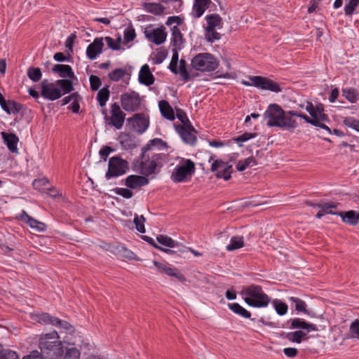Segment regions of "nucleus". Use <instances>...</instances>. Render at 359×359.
Listing matches in <instances>:
<instances>
[{"label": "nucleus", "mask_w": 359, "mask_h": 359, "mask_svg": "<svg viewBox=\"0 0 359 359\" xmlns=\"http://www.w3.org/2000/svg\"><path fill=\"white\" fill-rule=\"evenodd\" d=\"M266 121L268 127H278L282 129L292 130L297 126V123L293 119L288 111H284L278 104H270L263 115Z\"/></svg>", "instance_id": "f257e3e1"}, {"label": "nucleus", "mask_w": 359, "mask_h": 359, "mask_svg": "<svg viewBox=\"0 0 359 359\" xmlns=\"http://www.w3.org/2000/svg\"><path fill=\"white\" fill-rule=\"evenodd\" d=\"M39 346L43 359H60L62 355V343L56 331L41 334Z\"/></svg>", "instance_id": "f03ea898"}, {"label": "nucleus", "mask_w": 359, "mask_h": 359, "mask_svg": "<svg viewBox=\"0 0 359 359\" xmlns=\"http://www.w3.org/2000/svg\"><path fill=\"white\" fill-rule=\"evenodd\" d=\"M165 157V154L151 149L149 145L144 147L140 163L141 173L144 176H149L158 172L157 168L162 166V161Z\"/></svg>", "instance_id": "7ed1b4c3"}, {"label": "nucleus", "mask_w": 359, "mask_h": 359, "mask_svg": "<svg viewBox=\"0 0 359 359\" xmlns=\"http://www.w3.org/2000/svg\"><path fill=\"white\" fill-rule=\"evenodd\" d=\"M241 294L250 306L266 307L270 302L269 297L263 291L262 287L257 285L252 284L243 287Z\"/></svg>", "instance_id": "20e7f679"}, {"label": "nucleus", "mask_w": 359, "mask_h": 359, "mask_svg": "<svg viewBox=\"0 0 359 359\" xmlns=\"http://www.w3.org/2000/svg\"><path fill=\"white\" fill-rule=\"evenodd\" d=\"M191 67L200 72H212L218 67V62L215 56L209 53L197 54L191 60Z\"/></svg>", "instance_id": "39448f33"}, {"label": "nucleus", "mask_w": 359, "mask_h": 359, "mask_svg": "<svg viewBox=\"0 0 359 359\" xmlns=\"http://www.w3.org/2000/svg\"><path fill=\"white\" fill-rule=\"evenodd\" d=\"M128 169V163L126 160L118 156H113L109 160L108 170L105 177L107 180L118 177L126 173Z\"/></svg>", "instance_id": "423d86ee"}, {"label": "nucleus", "mask_w": 359, "mask_h": 359, "mask_svg": "<svg viewBox=\"0 0 359 359\" xmlns=\"http://www.w3.org/2000/svg\"><path fill=\"white\" fill-rule=\"evenodd\" d=\"M249 79L250 81H243L242 83L246 86H253L263 90H269L275 93L281 91L279 85L269 79L259 76H250Z\"/></svg>", "instance_id": "0eeeda50"}, {"label": "nucleus", "mask_w": 359, "mask_h": 359, "mask_svg": "<svg viewBox=\"0 0 359 359\" xmlns=\"http://www.w3.org/2000/svg\"><path fill=\"white\" fill-rule=\"evenodd\" d=\"M110 113L111 116H109L106 110L102 111L106 123L114 126L117 130L121 129L123 126L126 114L121 109L118 103L115 102L111 105Z\"/></svg>", "instance_id": "6e6552de"}, {"label": "nucleus", "mask_w": 359, "mask_h": 359, "mask_svg": "<svg viewBox=\"0 0 359 359\" xmlns=\"http://www.w3.org/2000/svg\"><path fill=\"white\" fill-rule=\"evenodd\" d=\"M195 172V164L190 159H186L180 165L175 168L171 178L175 182H183L187 176L191 175Z\"/></svg>", "instance_id": "1a4fd4ad"}, {"label": "nucleus", "mask_w": 359, "mask_h": 359, "mask_svg": "<svg viewBox=\"0 0 359 359\" xmlns=\"http://www.w3.org/2000/svg\"><path fill=\"white\" fill-rule=\"evenodd\" d=\"M121 103L126 111H135L140 107L141 98L140 95L134 91L125 93L121 96Z\"/></svg>", "instance_id": "9d476101"}, {"label": "nucleus", "mask_w": 359, "mask_h": 359, "mask_svg": "<svg viewBox=\"0 0 359 359\" xmlns=\"http://www.w3.org/2000/svg\"><path fill=\"white\" fill-rule=\"evenodd\" d=\"M144 34L149 41L156 45L163 43L167 38V33L163 26L154 28L152 25H149L145 28Z\"/></svg>", "instance_id": "9b49d317"}, {"label": "nucleus", "mask_w": 359, "mask_h": 359, "mask_svg": "<svg viewBox=\"0 0 359 359\" xmlns=\"http://www.w3.org/2000/svg\"><path fill=\"white\" fill-rule=\"evenodd\" d=\"M210 170L215 172L217 178L227 181L231 177L233 167L222 160H215L212 163Z\"/></svg>", "instance_id": "f8f14e48"}, {"label": "nucleus", "mask_w": 359, "mask_h": 359, "mask_svg": "<svg viewBox=\"0 0 359 359\" xmlns=\"http://www.w3.org/2000/svg\"><path fill=\"white\" fill-rule=\"evenodd\" d=\"M41 96L48 100H55L62 97V93L61 90L56 87L55 83H50L47 79H44L41 83Z\"/></svg>", "instance_id": "ddd939ff"}, {"label": "nucleus", "mask_w": 359, "mask_h": 359, "mask_svg": "<svg viewBox=\"0 0 359 359\" xmlns=\"http://www.w3.org/2000/svg\"><path fill=\"white\" fill-rule=\"evenodd\" d=\"M175 130L182 141L191 146H194L197 141L196 131L191 124L187 126L175 125Z\"/></svg>", "instance_id": "4468645a"}, {"label": "nucleus", "mask_w": 359, "mask_h": 359, "mask_svg": "<svg viewBox=\"0 0 359 359\" xmlns=\"http://www.w3.org/2000/svg\"><path fill=\"white\" fill-rule=\"evenodd\" d=\"M104 46L103 38H95L88 45L86 49V55L90 60H95L102 53Z\"/></svg>", "instance_id": "2eb2a0df"}, {"label": "nucleus", "mask_w": 359, "mask_h": 359, "mask_svg": "<svg viewBox=\"0 0 359 359\" xmlns=\"http://www.w3.org/2000/svg\"><path fill=\"white\" fill-rule=\"evenodd\" d=\"M128 121L132 122L133 126L139 133H144L149 127V121L143 114H136L128 118Z\"/></svg>", "instance_id": "dca6fc26"}, {"label": "nucleus", "mask_w": 359, "mask_h": 359, "mask_svg": "<svg viewBox=\"0 0 359 359\" xmlns=\"http://www.w3.org/2000/svg\"><path fill=\"white\" fill-rule=\"evenodd\" d=\"M0 106L8 114H18L22 109V105L14 100H6L0 93Z\"/></svg>", "instance_id": "f3484780"}, {"label": "nucleus", "mask_w": 359, "mask_h": 359, "mask_svg": "<svg viewBox=\"0 0 359 359\" xmlns=\"http://www.w3.org/2000/svg\"><path fill=\"white\" fill-rule=\"evenodd\" d=\"M149 182V179H147L144 175L140 176L131 175L126 177L125 184L128 188L137 189L148 184Z\"/></svg>", "instance_id": "a211bd4d"}, {"label": "nucleus", "mask_w": 359, "mask_h": 359, "mask_svg": "<svg viewBox=\"0 0 359 359\" xmlns=\"http://www.w3.org/2000/svg\"><path fill=\"white\" fill-rule=\"evenodd\" d=\"M171 44L173 48L182 49L184 46L185 40L177 26L171 28Z\"/></svg>", "instance_id": "6ab92c4d"}, {"label": "nucleus", "mask_w": 359, "mask_h": 359, "mask_svg": "<svg viewBox=\"0 0 359 359\" xmlns=\"http://www.w3.org/2000/svg\"><path fill=\"white\" fill-rule=\"evenodd\" d=\"M139 81L147 86H149L154 83V76L150 71L148 65H144L139 72Z\"/></svg>", "instance_id": "aec40b11"}, {"label": "nucleus", "mask_w": 359, "mask_h": 359, "mask_svg": "<svg viewBox=\"0 0 359 359\" xmlns=\"http://www.w3.org/2000/svg\"><path fill=\"white\" fill-rule=\"evenodd\" d=\"M210 4L211 0H194L192 8L193 17L198 18L202 16Z\"/></svg>", "instance_id": "412c9836"}, {"label": "nucleus", "mask_w": 359, "mask_h": 359, "mask_svg": "<svg viewBox=\"0 0 359 359\" xmlns=\"http://www.w3.org/2000/svg\"><path fill=\"white\" fill-rule=\"evenodd\" d=\"M291 329H303L306 330L307 332H310L311 331H317L318 327L316 325L312 323H306L302 318H294L291 320Z\"/></svg>", "instance_id": "4be33fe9"}, {"label": "nucleus", "mask_w": 359, "mask_h": 359, "mask_svg": "<svg viewBox=\"0 0 359 359\" xmlns=\"http://www.w3.org/2000/svg\"><path fill=\"white\" fill-rule=\"evenodd\" d=\"M53 73H57L62 78H75L72 67L68 65H55L52 68Z\"/></svg>", "instance_id": "5701e85b"}, {"label": "nucleus", "mask_w": 359, "mask_h": 359, "mask_svg": "<svg viewBox=\"0 0 359 359\" xmlns=\"http://www.w3.org/2000/svg\"><path fill=\"white\" fill-rule=\"evenodd\" d=\"M1 135L9 151L13 153L16 152L18 151L17 144L19 141L18 137L13 133H7L5 132H2Z\"/></svg>", "instance_id": "b1692460"}, {"label": "nucleus", "mask_w": 359, "mask_h": 359, "mask_svg": "<svg viewBox=\"0 0 359 359\" xmlns=\"http://www.w3.org/2000/svg\"><path fill=\"white\" fill-rule=\"evenodd\" d=\"M158 107L161 115L169 121H173L175 118V112L168 102L161 100L158 102Z\"/></svg>", "instance_id": "393cba45"}, {"label": "nucleus", "mask_w": 359, "mask_h": 359, "mask_svg": "<svg viewBox=\"0 0 359 359\" xmlns=\"http://www.w3.org/2000/svg\"><path fill=\"white\" fill-rule=\"evenodd\" d=\"M207 27L205 29L212 30L215 28H221L222 25V18L218 14H210L205 17Z\"/></svg>", "instance_id": "a878e982"}, {"label": "nucleus", "mask_w": 359, "mask_h": 359, "mask_svg": "<svg viewBox=\"0 0 359 359\" xmlns=\"http://www.w3.org/2000/svg\"><path fill=\"white\" fill-rule=\"evenodd\" d=\"M338 215L341 216L343 222L349 224L355 225L358 224L359 220V213H357L354 210H349L346 212H339Z\"/></svg>", "instance_id": "bb28decb"}, {"label": "nucleus", "mask_w": 359, "mask_h": 359, "mask_svg": "<svg viewBox=\"0 0 359 359\" xmlns=\"http://www.w3.org/2000/svg\"><path fill=\"white\" fill-rule=\"evenodd\" d=\"M143 8L147 12L157 15L163 13L165 10V8L158 3H144Z\"/></svg>", "instance_id": "cd10ccee"}, {"label": "nucleus", "mask_w": 359, "mask_h": 359, "mask_svg": "<svg viewBox=\"0 0 359 359\" xmlns=\"http://www.w3.org/2000/svg\"><path fill=\"white\" fill-rule=\"evenodd\" d=\"M288 300L294 304L295 310L297 311L304 313L306 315H310L309 312L306 309L307 305L304 301L295 297H290L288 298Z\"/></svg>", "instance_id": "c85d7f7f"}, {"label": "nucleus", "mask_w": 359, "mask_h": 359, "mask_svg": "<svg viewBox=\"0 0 359 359\" xmlns=\"http://www.w3.org/2000/svg\"><path fill=\"white\" fill-rule=\"evenodd\" d=\"M228 306L233 312L243 318H250L251 316L250 313L238 303L229 304Z\"/></svg>", "instance_id": "c756f323"}, {"label": "nucleus", "mask_w": 359, "mask_h": 359, "mask_svg": "<svg viewBox=\"0 0 359 359\" xmlns=\"http://www.w3.org/2000/svg\"><path fill=\"white\" fill-rule=\"evenodd\" d=\"M109 95L110 92L109 90V86H105L98 91L97 95V100L102 107L106 105V103L109 100Z\"/></svg>", "instance_id": "7c9ffc66"}, {"label": "nucleus", "mask_w": 359, "mask_h": 359, "mask_svg": "<svg viewBox=\"0 0 359 359\" xmlns=\"http://www.w3.org/2000/svg\"><path fill=\"white\" fill-rule=\"evenodd\" d=\"M53 325L56 326L61 330H64L65 332L72 334L74 331V328L68 322L65 320H62L55 317V320H53Z\"/></svg>", "instance_id": "2f4dec72"}, {"label": "nucleus", "mask_w": 359, "mask_h": 359, "mask_svg": "<svg viewBox=\"0 0 359 359\" xmlns=\"http://www.w3.org/2000/svg\"><path fill=\"white\" fill-rule=\"evenodd\" d=\"M114 252L121 257L128 258L130 259H133L135 255L132 251L128 250L123 245H118L116 246Z\"/></svg>", "instance_id": "473e14b6"}, {"label": "nucleus", "mask_w": 359, "mask_h": 359, "mask_svg": "<svg viewBox=\"0 0 359 359\" xmlns=\"http://www.w3.org/2000/svg\"><path fill=\"white\" fill-rule=\"evenodd\" d=\"M257 165L256 160L254 157H248L243 160H240L236 164V169L241 172L245 170L248 167H252Z\"/></svg>", "instance_id": "72a5a7b5"}, {"label": "nucleus", "mask_w": 359, "mask_h": 359, "mask_svg": "<svg viewBox=\"0 0 359 359\" xmlns=\"http://www.w3.org/2000/svg\"><path fill=\"white\" fill-rule=\"evenodd\" d=\"M343 95L351 103H355L359 100V93L354 88H345L342 90Z\"/></svg>", "instance_id": "f704fd0d"}, {"label": "nucleus", "mask_w": 359, "mask_h": 359, "mask_svg": "<svg viewBox=\"0 0 359 359\" xmlns=\"http://www.w3.org/2000/svg\"><path fill=\"white\" fill-rule=\"evenodd\" d=\"M312 119L319 120V121H325L327 120V115L324 113L323 106L318 104L315 107V110L311 114Z\"/></svg>", "instance_id": "c9c22d12"}, {"label": "nucleus", "mask_w": 359, "mask_h": 359, "mask_svg": "<svg viewBox=\"0 0 359 359\" xmlns=\"http://www.w3.org/2000/svg\"><path fill=\"white\" fill-rule=\"evenodd\" d=\"M274 309L276 313L280 316H283L287 313L288 306L287 305L280 299H275L272 302Z\"/></svg>", "instance_id": "e433bc0d"}, {"label": "nucleus", "mask_w": 359, "mask_h": 359, "mask_svg": "<svg viewBox=\"0 0 359 359\" xmlns=\"http://www.w3.org/2000/svg\"><path fill=\"white\" fill-rule=\"evenodd\" d=\"M243 245L244 243L243 237L233 236L231 239L230 243L226 246V250L228 251H233L242 248Z\"/></svg>", "instance_id": "4c0bfd02"}, {"label": "nucleus", "mask_w": 359, "mask_h": 359, "mask_svg": "<svg viewBox=\"0 0 359 359\" xmlns=\"http://www.w3.org/2000/svg\"><path fill=\"white\" fill-rule=\"evenodd\" d=\"M157 241L168 248H176L178 246V243L172 240L170 237L164 235H159L156 238Z\"/></svg>", "instance_id": "58836bf2"}, {"label": "nucleus", "mask_w": 359, "mask_h": 359, "mask_svg": "<svg viewBox=\"0 0 359 359\" xmlns=\"http://www.w3.org/2000/svg\"><path fill=\"white\" fill-rule=\"evenodd\" d=\"M306 334L301 330L288 332L286 334V338L292 341L297 344L301 343L303 338L306 337Z\"/></svg>", "instance_id": "ea45409f"}, {"label": "nucleus", "mask_w": 359, "mask_h": 359, "mask_svg": "<svg viewBox=\"0 0 359 359\" xmlns=\"http://www.w3.org/2000/svg\"><path fill=\"white\" fill-rule=\"evenodd\" d=\"M56 85L63 91L62 95L72 92L74 89L72 82L69 79H60L56 81Z\"/></svg>", "instance_id": "a19ab883"}, {"label": "nucleus", "mask_w": 359, "mask_h": 359, "mask_svg": "<svg viewBox=\"0 0 359 359\" xmlns=\"http://www.w3.org/2000/svg\"><path fill=\"white\" fill-rule=\"evenodd\" d=\"M163 273L167 274L169 276L175 277L180 282H184L186 280V278L183 274H182L177 269L170 268L168 266L163 269Z\"/></svg>", "instance_id": "79ce46f5"}, {"label": "nucleus", "mask_w": 359, "mask_h": 359, "mask_svg": "<svg viewBox=\"0 0 359 359\" xmlns=\"http://www.w3.org/2000/svg\"><path fill=\"white\" fill-rule=\"evenodd\" d=\"M181 50L182 49H176V48H173L172 49V56L171 61L169 64V69L172 73H174L175 74H177V63H178V60H179L178 51Z\"/></svg>", "instance_id": "37998d69"}, {"label": "nucleus", "mask_w": 359, "mask_h": 359, "mask_svg": "<svg viewBox=\"0 0 359 359\" xmlns=\"http://www.w3.org/2000/svg\"><path fill=\"white\" fill-rule=\"evenodd\" d=\"M167 56L168 51L163 48H159L156 50L154 56L152 57V60L154 64L159 65L165 60Z\"/></svg>", "instance_id": "c03bdc74"}, {"label": "nucleus", "mask_w": 359, "mask_h": 359, "mask_svg": "<svg viewBox=\"0 0 359 359\" xmlns=\"http://www.w3.org/2000/svg\"><path fill=\"white\" fill-rule=\"evenodd\" d=\"M27 74L29 79L34 82L39 81L42 76L41 71L39 67H29Z\"/></svg>", "instance_id": "a18cd8bd"}, {"label": "nucleus", "mask_w": 359, "mask_h": 359, "mask_svg": "<svg viewBox=\"0 0 359 359\" xmlns=\"http://www.w3.org/2000/svg\"><path fill=\"white\" fill-rule=\"evenodd\" d=\"M316 205L320 208L325 215H338V213L332 211V209H335L337 206V204L334 203H318Z\"/></svg>", "instance_id": "49530a36"}, {"label": "nucleus", "mask_w": 359, "mask_h": 359, "mask_svg": "<svg viewBox=\"0 0 359 359\" xmlns=\"http://www.w3.org/2000/svg\"><path fill=\"white\" fill-rule=\"evenodd\" d=\"M177 74H180L182 78L187 81L190 80V74L187 69V62L184 60L182 59L179 62V68H177Z\"/></svg>", "instance_id": "de8ad7c7"}, {"label": "nucleus", "mask_w": 359, "mask_h": 359, "mask_svg": "<svg viewBox=\"0 0 359 359\" xmlns=\"http://www.w3.org/2000/svg\"><path fill=\"white\" fill-rule=\"evenodd\" d=\"M146 222V219L143 215L139 216L137 214H135L133 222L135 224V228L137 231L140 233H144L145 232V228H144V223Z\"/></svg>", "instance_id": "09e8293b"}, {"label": "nucleus", "mask_w": 359, "mask_h": 359, "mask_svg": "<svg viewBox=\"0 0 359 359\" xmlns=\"http://www.w3.org/2000/svg\"><path fill=\"white\" fill-rule=\"evenodd\" d=\"M126 74V70L122 68H117L110 72L108 76L111 81H118Z\"/></svg>", "instance_id": "8fccbe9b"}, {"label": "nucleus", "mask_w": 359, "mask_h": 359, "mask_svg": "<svg viewBox=\"0 0 359 359\" xmlns=\"http://www.w3.org/2000/svg\"><path fill=\"white\" fill-rule=\"evenodd\" d=\"M344 12L346 15H351L353 13L355 8L359 4V0H346Z\"/></svg>", "instance_id": "3c124183"}, {"label": "nucleus", "mask_w": 359, "mask_h": 359, "mask_svg": "<svg viewBox=\"0 0 359 359\" xmlns=\"http://www.w3.org/2000/svg\"><path fill=\"white\" fill-rule=\"evenodd\" d=\"M27 224L31 228L36 229L39 232H43L46 229V225L44 223L40 222L33 218H28Z\"/></svg>", "instance_id": "603ef678"}, {"label": "nucleus", "mask_w": 359, "mask_h": 359, "mask_svg": "<svg viewBox=\"0 0 359 359\" xmlns=\"http://www.w3.org/2000/svg\"><path fill=\"white\" fill-rule=\"evenodd\" d=\"M104 40L107 44V46L109 48L114 50H118L120 49L121 42V36H118L116 41L110 36H106L104 38Z\"/></svg>", "instance_id": "864d4df0"}, {"label": "nucleus", "mask_w": 359, "mask_h": 359, "mask_svg": "<svg viewBox=\"0 0 359 359\" xmlns=\"http://www.w3.org/2000/svg\"><path fill=\"white\" fill-rule=\"evenodd\" d=\"M343 123L359 133V120L353 117H345L343 119Z\"/></svg>", "instance_id": "5fc2aeb1"}, {"label": "nucleus", "mask_w": 359, "mask_h": 359, "mask_svg": "<svg viewBox=\"0 0 359 359\" xmlns=\"http://www.w3.org/2000/svg\"><path fill=\"white\" fill-rule=\"evenodd\" d=\"M55 317L51 316L47 313H42L36 315V320L40 323L50 324L53 325Z\"/></svg>", "instance_id": "6e6d98bb"}, {"label": "nucleus", "mask_w": 359, "mask_h": 359, "mask_svg": "<svg viewBox=\"0 0 359 359\" xmlns=\"http://www.w3.org/2000/svg\"><path fill=\"white\" fill-rule=\"evenodd\" d=\"M288 114H290V116L292 118V116L300 117V118H303L304 120H305V121L306 123H309L313 126L318 123V120L310 118L307 115L302 114V113H298L297 111L290 110V111H288Z\"/></svg>", "instance_id": "4d7b16f0"}, {"label": "nucleus", "mask_w": 359, "mask_h": 359, "mask_svg": "<svg viewBox=\"0 0 359 359\" xmlns=\"http://www.w3.org/2000/svg\"><path fill=\"white\" fill-rule=\"evenodd\" d=\"M0 359H19L18 354L10 349L0 351Z\"/></svg>", "instance_id": "13d9d810"}, {"label": "nucleus", "mask_w": 359, "mask_h": 359, "mask_svg": "<svg viewBox=\"0 0 359 359\" xmlns=\"http://www.w3.org/2000/svg\"><path fill=\"white\" fill-rule=\"evenodd\" d=\"M205 37L209 42H214L221 38L220 34L217 32L215 29H212L211 31L209 29H205Z\"/></svg>", "instance_id": "bf43d9fd"}, {"label": "nucleus", "mask_w": 359, "mask_h": 359, "mask_svg": "<svg viewBox=\"0 0 359 359\" xmlns=\"http://www.w3.org/2000/svg\"><path fill=\"white\" fill-rule=\"evenodd\" d=\"M80 352L76 348H68L65 354L63 359H79Z\"/></svg>", "instance_id": "052dcab7"}, {"label": "nucleus", "mask_w": 359, "mask_h": 359, "mask_svg": "<svg viewBox=\"0 0 359 359\" xmlns=\"http://www.w3.org/2000/svg\"><path fill=\"white\" fill-rule=\"evenodd\" d=\"M114 191L117 195L127 199L132 198L133 196V191L126 188H116Z\"/></svg>", "instance_id": "680f3d73"}, {"label": "nucleus", "mask_w": 359, "mask_h": 359, "mask_svg": "<svg viewBox=\"0 0 359 359\" xmlns=\"http://www.w3.org/2000/svg\"><path fill=\"white\" fill-rule=\"evenodd\" d=\"M176 116L182 122V126L191 124L186 113L181 109H176Z\"/></svg>", "instance_id": "e2e57ef3"}, {"label": "nucleus", "mask_w": 359, "mask_h": 359, "mask_svg": "<svg viewBox=\"0 0 359 359\" xmlns=\"http://www.w3.org/2000/svg\"><path fill=\"white\" fill-rule=\"evenodd\" d=\"M124 41L128 43L133 41L136 36L135 29L132 27H128L125 29L124 33Z\"/></svg>", "instance_id": "0e129e2a"}, {"label": "nucleus", "mask_w": 359, "mask_h": 359, "mask_svg": "<svg viewBox=\"0 0 359 359\" xmlns=\"http://www.w3.org/2000/svg\"><path fill=\"white\" fill-rule=\"evenodd\" d=\"M89 81L92 90H97L102 84L100 79L95 75L90 76Z\"/></svg>", "instance_id": "69168bd1"}, {"label": "nucleus", "mask_w": 359, "mask_h": 359, "mask_svg": "<svg viewBox=\"0 0 359 359\" xmlns=\"http://www.w3.org/2000/svg\"><path fill=\"white\" fill-rule=\"evenodd\" d=\"M147 145L150 146L151 149H153L154 151H156L155 147L161 148L166 146V143L163 142L161 139L155 138L154 140H150L149 144Z\"/></svg>", "instance_id": "338daca9"}, {"label": "nucleus", "mask_w": 359, "mask_h": 359, "mask_svg": "<svg viewBox=\"0 0 359 359\" xmlns=\"http://www.w3.org/2000/svg\"><path fill=\"white\" fill-rule=\"evenodd\" d=\"M114 151V149L109 146H104L101 148V149L99 151V154L100 156V158L104 161H106L110 153Z\"/></svg>", "instance_id": "774afa93"}]
</instances>
